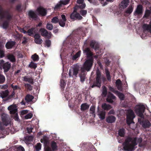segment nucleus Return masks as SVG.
<instances>
[{
  "label": "nucleus",
  "instance_id": "nucleus-1",
  "mask_svg": "<svg viewBox=\"0 0 151 151\" xmlns=\"http://www.w3.org/2000/svg\"><path fill=\"white\" fill-rule=\"evenodd\" d=\"M142 141L141 138L128 137L123 143L124 150L126 151H134L136 148V146Z\"/></svg>",
  "mask_w": 151,
  "mask_h": 151
},
{
  "label": "nucleus",
  "instance_id": "nucleus-2",
  "mask_svg": "<svg viewBox=\"0 0 151 151\" xmlns=\"http://www.w3.org/2000/svg\"><path fill=\"white\" fill-rule=\"evenodd\" d=\"M93 61L92 59L86 60L81 68V73L79 74L81 81L83 82L85 81L86 75V71H88L91 69L93 65Z\"/></svg>",
  "mask_w": 151,
  "mask_h": 151
},
{
  "label": "nucleus",
  "instance_id": "nucleus-3",
  "mask_svg": "<svg viewBox=\"0 0 151 151\" xmlns=\"http://www.w3.org/2000/svg\"><path fill=\"white\" fill-rule=\"evenodd\" d=\"M135 117V114L133 111L131 109H129L127 112V122L129 125L132 123H134L133 122V119Z\"/></svg>",
  "mask_w": 151,
  "mask_h": 151
},
{
  "label": "nucleus",
  "instance_id": "nucleus-4",
  "mask_svg": "<svg viewBox=\"0 0 151 151\" xmlns=\"http://www.w3.org/2000/svg\"><path fill=\"white\" fill-rule=\"evenodd\" d=\"M145 108V106L144 105H138L135 107V111L138 116L143 118V113L144 112Z\"/></svg>",
  "mask_w": 151,
  "mask_h": 151
},
{
  "label": "nucleus",
  "instance_id": "nucleus-5",
  "mask_svg": "<svg viewBox=\"0 0 151 151\" xmlns=\"http://www.w3.org/2000/svg\"><path fill=\"white\" fill-rule=\"evenodd\" d=\"M79 70V66L78 65H74L70 67L68 72L69 76L73 78L77 77Z\"/></svg>",
  "mask_w": 151,
  "mask_h": 151
},
{
  "label": "nucleus",
  "instance_id": "nucleus-6",
  "mask_svg": "<svg viewBox=\"0 0 151 151\" xmlns=\"http://www.w3.org/2000/svg\"><path fill=\"white\" fill-rule=\"evenodd\" d=\"M96 81L94 82L93 85L91 86L92 88L94 86H97L100 87L101 86V82L100 81L101 73L99 70H97L96 72Z\"/></svg>",
  "mask_w": 151,
  "mask_h": 151
},
{
  "label": "nucleus",
  "instance_id": "nucleus-7",
  "mask_svg": "<svg viewBox=\"0 0 151 151\" xmlns=\"http://www.w3.org/2000/svg\"><path fill=\"white\" fill-rule=\"evenodd\" d=\"M1 119L4 125L6 126L10 124V119L7 114H3L1 116Z\"/></svg>",
  "mask_w": 151,
  "mask_h": 151
},
{
  "label": "nucleus",
  "instance_id": "nucleus-8",
  "mask_svg": "<svg viewBox=\"0 0 151 151\" xmlns=\"http://www.w3.org/2000/svg\"><path fill=\"white\" fill-rule=\"evenodd\" d=\"M77 9H74L73 12L70 15V18L73 19H81L82 18V17L79 14L77 13L76 11Z\"/></svg>",
  "mask_w": 151,
  "mask_h": 151
},
{
  "label": "nucleus",
  "instance_id": "nucleus-9",
  "mask_svg": "<svg viewBox=\"0 0 151 151\" xmlns=\"http://www.w3.org/2000/svg\"><path fill=\"white\" fill-rule=\"evenodd\" d=\"M69 1V0H60L55 6L54 9L57 10L62 7V5L67 4Z\"/></svg>",
  "mask_w": 151,
  "mask_h": 151
},
{
  "label": "nucleus",
  "instance_id": "nucleus-10",
  "mask_svg": "<svg viewBox=\"0 0 151 151\" xmlns=\"http://www.w3.org/2000/svg\"><path fill=\"white\" fill-rule=\"evenodd\" d=\"M40 31L41 32V35L42 36L46 37L48 38L51 37L52 36L51 33L50 32H48L45 29L41 28Z\"/></svg>",
  "mask_w": 151,
  "mask_h": 151
},
{
  "label": "nucleus",
  "instance_id": "nucleus-11",
  "mask_svg": "<svg viewBox=\"0 0 151 151\" xmlns=\"http://www.w3.org/2000/svg\"><path fill=\"white\" fill-rule=\"evenodd\" d=\"M84 0H77V3L79 4V5H76L74 7V9H77L78 8L81 9H84L86 7V4L83 2Z\"/></svg>",
  "mask_w": 151,
  "mask_h": 151
},
{
  "label": "nucleus",
  "instance_id": "nucleus-12",
  "mask_svg": "<svg viewBox=\"0 0 151 151\" xmlns=\"http://www.w3.org/2000/svg\"><path fill=\"white\" fill-rule=\"evenodd\" d=\"M8 109L9 111L11 114H13L17 111V106L15 104L11 105L8 107Z\"/></svg>",
  "mask_w": 151,
  "mask_h": 151
},
{
  "label": "nucleus",
  "instance_id": "nucleus-13",
  "mask_svg": "<svg viewBox=\"0 0 151 151\" xmlns=\"http://www.w3.org/2000/svg\"><path fill=\"white\" fill-rule=\"evenodd\" d=\"M36 12L39 15L42 16H44L46 14V10L42 7L38 8L36 10Z\"/></svg>",
  "mask_w": 151,
  "mask_h": 151
},
{
  "label": "nucleus",
  "instance_id": "nucleus-14",
  "mask_svg": "<svg viewBox=\"0 0 151 151\" xmlns=\"http://www.w3.org/2000/svg\"><path fill=\"white\" fill-rule=\"evenodd\" d=\"M116 117L113 116L109 115L106 118V122L109 123H112L115 122L116 120Z\"/></svg>",
  "mask_w": 151,
  "mask_h": 151
},
{
  "label": "nucleus",
  "instance_id": "nucleus-15",
  "mask_svg": "<svg viewBox=\"0 0 151 151\" xmlns=\"http://www.w3.org/2000/svg\"><path fill=\"white\" fill-rule=\"evenodd\" d=\"M116 97L112 93L109 92L107 97L106 99L107 101L110 103H112L113 102V100H115Z\"/></svg>",
  "mask_w": 151,
  "mask_h": 151
},
{
  "label": "nucleus",
  "instance_id": "nucleus-16",
  "mask_svg": "<svg viewBox=\"0 0 151 151\" xmlns=\"http://www.w3.org/2000/svg\"><path fill=\"white\" fill-rule=\"evenodd\" d=\"M129 0H124L122 1L119 5L120 8L124 9L126 8L129 4Z\"/></svg>",
  "mask_w": 151,
  "mask_h": 151
},
{
  "label": "nucleus",
  "instance_id": "nucleus-17",
  "mask_svg": "<svg viewBox=\"0 0 151 151\" xmlns=\"http://www.w3.org/2000/svg\"><path fill=\"white\" fill-rule=\"evenodd\" d=\"M28 15L29 17L32 19L36 20L37 18V15L35 12L32 10L29 11L28 12Z\"/></svg>",
  "mask_w": 151,
  "mask_h": 151
},
{
  "label": "nucleus",
  "instance_id": "nucleus-18",
  "mask_svg": "<svg viewBox=\"0 0 151 151\" xmlns=\"http://www.w3.org/2000/svg\"><path fill=\"white\" fill-rule=\"evenodd\" d=\"M11 67V64L9 62L5 63L3 66V68L4 72H7L9 71Z\"/></svg>",
  "mask_w": 151,
  "mask_h": 151
},
{
  "label": "nucleus",
  "instance_id": "nucleus-19",
  "mask_svg": "<svg viewBox=\"0 0 151 151\" xmlns=\"http://www.w3.org/2000/svg\"><path fill=\"white\" fill-rule=\"evenodd\" d=\"M71 40L68 38H66L63 41V45L64 46L70 47V46L71 45Z\"/></svg>",
  "mask_w": 151,
  "mask_h": 151
},
{
  "label": "nucleus",
  "instance_id": "nucleus-20",
  "mask_svg": "<svg viewBox=\"0 0 151 151\" xmlns=\"http://www.w3.org/2000/svg\"><path fill=\"white\" fill-rule=\"evenodd\" d=\"M83 53L87 55L88 57H90L92 55V53L89 48H87L83 50Z\"/></svg>",
  "mask_w": 151,
  "mask_h": 151
},
{
  "label": "nucleus",
  "instance_id": "nucleus-21",
  "mask_svg": "<svg viewBox=\"0 0 151 151\" xmlns=\"http://www.w3.org/2000/svg\"><path fill=\"white\" fill-rule=\"evenodd\" d=\"M4 46L3 43L0 42V58H1L4 57V50L2 49Z\"/></svg>",
  "mask_w": 151,
  "mask_h": 151
},
{
  "label": "nucleus",
  "instance_id": "nucleus-22",
  "mask_svg": "<svg viewBox=\"0 0 151 151\" xmlns=\"http://www.w3.org/2000/svg\"><path fill=\"white\" fill-rule=\"evenodd\" d=\"M34 98V97L28 94L27 95L25 98V100L27 104L31 101Z\"/></svg>",
  "mask_w": 151,
  "mask_h": 151
},
{
  "label": "nucleus",
  "instance_id": "nucleus-23",
  "mask_svg": "<svg viewBox=\"0 0 151 151\" xmlns=\"http://www.w3.org/2000/svg\"><path fill=\"white\" fill-rule=\"evenodd\" d=\"M144 128L149 127L151 126V124L148 121H145L140 123Z\"/></svg>",
  "mask_w": 151,
  "mask_h": 151
},
{
  "label": "nucleus",
  "instance_id": "nucleus-24",
  "mask_svg": "<svg viewBox=\"0 0 151 151\" xmlns=\"http://www.w3.org/2000/svg\"><path fill=\"white\" fill-rule=\"evenodd\" d=\"M98 115L99 118L101 120H103L105 118V112L103 111H98Z\"/></svg>",
  "mask_w": 151,
  "mask_h": 151
},
{
  "label": "nucleus",
  "instance_id": "nucleus-25",
  "mask_svg": "<svg viewBox=\"0 0 151 151\" xmlns=\"http://www.w3.org/2000/svg\"><path fill=\"white\" fill-rule=\"evenodd\" d=\"M15 44V42L14 41L7 42L6 44V47L7 49L11 48Z\"/></svg>",
  "mask_w": 151,
  "mask_h": 151
},
{
  "label": "nucleus",
  "instance_id": "nucleus-26",
  "mask_svg": "<svg viewBox=\"0 0 151 151\" xmlns=\"http://www.w3.org/2000/svg\"><path fill=\"white\" fill-rule=\"evenodd\" d=\"M142 7L141 5L138 6L136 10L135 11L134 14H139L142 13Z\"/></svg>",
  "mask_w": 151,
  "mask_h": 151
},
{
  "label": "nucleus",
  "instance_id": "nucleus-27",
  "mask_svg": "<svg viewBox=\"0 0 151 151\" xmlns=\"http://www.w3.org/2000/svg\"><path fill=\"white\" fill-rule=\"evenodd\" d=\"M116 84L119 90L121 91L123 90V88L122 86L121 82L120 80L118 79L116 81Z\"/></svg>",
  "mask_w": 151,
  "mask_h": 151
},
{
  "label": "nucleus",
  "instance_id": "nucleus-28",
  "mask_svg": "<svg viewBox=\"0 0 151 151\" xmlns=\"http://www.w3.org/2000/svg\"><path fill=\"white\" fill-rule=\"evenodd\" d=\"M9 92L6 90L4 91H1L0 93V96L2 98H4L6 97L8 95Z\"/></svg>",
  "mask_w": 151,
  "mask_h": 151
},
{
  "label": "nucleus",
  "instance_id": "nucleus-29",
  "mask_svg": "<svg viewBox=\"0 0 151 151\" xmlns=\"http://www.w3.org/2000/svg\"><path fill=\"white\" fill-rule=\"evenodd\" d=\"M102 108L105 110H108L111 109V105L106 103L103 104L102 105Z\"/></svg>",
  "mask_w": 151,
  "mask_h": 151
},
{
  "label": "nucleus",
  "instance_id": "nucleus-30",
  "mask_svg": "<svg viewBox=\"0 0 151 151\" xmlns=\"http://www.w3.org/2000/svg\"><path fill=\"white\" fill-rule=\"evenodd\" d=\"M23 81L26 82H28L30 83H33V80L32 78L30 77H28L27 76H24L23 78Z\"/></svg>",
  "mask_w": 151,
  "mask_h": 151
},
{
  "label": "nucleus",
  "instance_id": "nucleus-31",
  "mask_svg": "<svg viewBox=\"0 0 151 151\" xmlns=\"http://www.w3.org/2000/svg\"><path fill=\"white\" fill-rule=\"evenodd\" d=\"M134 7L132 6H130L126 10L125 13L127 14H130L132 12Z\"/></svg>",
  "mask_w": 151,
  "mask_h": 151
},
{
  "label": "nucleus",
  "instance_id": "nucleus-32",
  "mask_svg": "<svg viewBox=\"0 0 151 151\" xmlns=\"http://www.w3.org/2000/svg\"><path fill=\"white\" fill-rule=\"evenodd\" d=\"M81 110L82 111H84L88 109L89 108V106L86 103H84L82 104L81 105Z\"/></svg>",
  "mask_w": 151,
  "mask_h": 151
},
{
  "label": "nucleus",
  "instance_id": "nucleus-33",
  "mask_svg": "<svg viewBox=\"0 0 151 151\" xmlns=\"http://www.w3.org/2000/svg\"><path fill=\"white\" fill-rule=\"evenodd\" d=\"M95 106H91L90 108V112L91 114H92V116L94 117H95Z\"/></svg>",
  "mask_w": 151,
  "mask_h": 151
},
{
  "label": "nucleus",
  "instance_id": "nucleus-34",
  "mask_svg": "<svg viewBox=\"0 0 151 151\" xmlns=\"http://www.w3.org/2000/svg\"><path fill=\"white\" fill-rule=\"evenodd\" d=\"M115 93L119 97V98L121 100L124 99V95L123 94L119 92L118 91H116L115 92Z\"/></svg>",
  "mask_w": 151,
  "mask_h": 151
},
{
  "label": "nucleus",
  "instance_id": "nucleus-35",
  "mask_svg": "<svg viewBox=\"0 0 151 151\" xmlns=\"http://www.w3.org/2000/svg\"><path fill=\"white\" fill-rule=\"evenodd\" d=\"M35 28H32L30 29H29L27 33H28V35L29 36H32L34 33L35 32Z\"/></svg>",
  "mask_w": 151,
  "mask_h": 151
},
{
  "label": "nucleus",
  "instance_id": "nucleus-36",
  "mask_svg": "<svg viewBox=\"0 0 151 151\" xmlns=\"http://www.w3.org/2000/svg\"><path fill=\"white\" fill-rule=\"evenodd\" d=\"M119 135L121 137H123L125 134V130L124 129H121L119 130Z\"/></svg>",
  "mask_w": 151,
  "mask_h": 151
},
{
  "label": "nucleus",
  "instance_id": "nucleus-37",
  "mask_svg": "<svg viewBox=\"0 0 151 151\" xmlns=\"http://www.w3.org/2000/svg\"><path fill=\"white\" fill-rule=\"evenodd\" d=\"M33 139L32 136H28L24 137V141L26 142H31Z\"/></svg>",
  "mask_w": 151,
  "mask_h": 151
},
{
  "label": "nucleus",
  "instance_id": "nucleus-38",
  "mask_svg": "<svg viewBox=\"0 0 151 151\" xmlns=\"http://www.w3.org/2000/svg\"><path fill=\"white\" fill-rule=\"evenodd\" d=\"M7 58L12 62H14L15 61V59L14 56L12 54L8 55Z\"/></svg>",
  "mask_w": 151,
  "mask_h": 151
},
{
  "label": "nucleus",
  "instance_id": "nucleus-39",
  "mask_svg": "<svg viewBox=\"0 0 151 151\" xmlns=\"http://www.w3.org/2000/svg\"><path fill=\"white\" fill-rule=\"evenodd\" d=\"M31 58L34 61H37L39 60V57L38 55L36 54H35L32 55Z\"/></svg>",
  "mask_w": 151,
  "mask_h": 151
},
{
  "label": "nucleus",
  "instance_id": "nucleus-40",
  "mask_svg": "<svg viewBox=\"0 0 151 151\" xmlns=\"http://www.w3.org/2000/svg\"><path fill=\"white\" fill-rule=\"evenodd\" d=\"M40 141L42 143H43L45 145L48 142L47 138L45 136L41 139Z\"/></svg>",
  "mask_w": 151,
  "mask_h": 151
},
{
  "label": "nucleus",
  "instance_id": "nucleus-41",
  "mask_svg": "<svg viewBox=\"0 0 151 151\" xmlns=\"http://www.w3.org/2000/svg\"><path fill=\"white\" fill-rule=\"evenodd\" d=\"M51 146L52 150L54 151L57 149V147L56 144L55 142H52Z\"/></svg>",
  "mask_w": 151,
  "mask_h": 151
},
{
  "label": "nucleus",
  "instance_id": "nucleus-42",
  "mask_svg": "<svg viewBox=\"0 0 151 151\" xmlns=\"http://www.w3.org/2000/svg\"><path fill=\"white\" fill-rule=\"evenodd\" d=\"M81 51H79L77 52L75 55L73 56V60H75L77 58L79 57L81 55Z\"/></svg>",
  "mask_w": 151,
  "mask_h": 151
},
{
  "label": "nucleus",
  "instance_id": "nucleus-43",
  "mask_svg": "<svg viewBox=\"0 0 151 151\" xmlns=\"http://www.w3.org/2000/svg\"><path fill=\"white\" fill-rule=\"evenodd\" d=\"M29 66L30 68L35 69L37 68V65L36 63L31 62L29 64Z\"/></svg>",
  "mask_w": 151,
  "mask_h": 151
},
{
  "label": "nucleus",
  "instance_id": "nucleus-44",
  "mask_svg": "<svg viewBox=\"0 0 151 151\" xmlns=\"http://www.w3.org/2000/svg\"><path fill=\"white\" fill-rule=\"evenodd\" d=\"M5 80V76L3 75L0 74V84L4 83Z\"/></svg>",
  "mask_w": 151,
  "mask_h": 151
},
{
  "label": "nucleus",
  "instance_id": "nucleus-45",
  "mask_svg": "<svg viewBox=\"0 0 151 151\" xmlns=\"http://www.w3.org/2000/svg\"><path fill=\"white\" fill-rule=\"evenodd\" d=\"M35 147L36 151H39L41 149V145L40 143H38Z\"/></svg>",
  "mask_w": 151,
  "mask_h": 151
},
{
  "label": "nucleus",
  "instance_id": "nucleus-46",
  "mask_svg": "<svg viewBox=\"0 0 151 151\" xmlns=\"http://www.w3.org/2000/svg\"><path fill=\"white\" fill-rule=\"evenodd\" d=\"M102 88H103L102 94L104 96H105L107 93L106 88L104 86H102Z\"/></svg>",
  "mask_w": 151,
  "mask_h": 151
},
{
  "label": "nucleus",
  "instance_id": "nucleus-47",
  "mask_svg": "<svg viewBox=\"0 0 151 151\" xmlns=\"http://www.w3.org/2000/svg\"><path fill=\"white\" fill-rule=\"evenodd\" d=\"M51 22L53 23L56 24L59 22V19L57 17H55L52 19Z\"/></svg>",
  "mask_w": 151,
  "mask_h": 151
},
{
  "label": "nucleus",
  "instance_id": "nucleus-48",
  "mask_svg": "<svg viewBox=\"0 0 151 151\" xmlns=\"http://www.w3.org/2000/svg\"><path fill=\"white\" fill-rule=\"evenodd\" d=\"M46 28L49 30H52L53 29V26L51 24L47 23L46 25Z\"/></svg>",
  "mask_w": 151,
  "mask_h": 151
},
{
  "label": "nucleus",
  "instance_id": "nucleus-49",
  "mask_svg": "<svg viewBox=\"0 0 151 151\" xmlns=\"http://www.w3.org/2000/svg\"><path fill=\"white\" fill-rule=\"evenodd\" d=\"M35 42L37 44H40L42 42V39L40 38L34 40Z\"/></svg>",
  "mask_w": 151,
  "mask_h": 151
},
{
  "label": "nucleus",
  "instance_id": "nucleus-50",
  "mask_svg": "<svg viewBox=\"0 0 151 151\" xmlns=\"http://www.w3.org/2000/svg\"><path fill=\"white\" fill-rule=\"evenodd\" d=\"M4 13L2 8L0 6V18H2L4 17Z\"/></svg>",
  "mask_w": 151,
  "mask_h": 151
},
{
  "label": "nucleus",
  "instance_id": "nucleus-51",
  "mask_svg": "<svg viewBox=\"0 0 151 151\" xmlns=\"http://www.w3.org/2000/svg\"><path fill=\"white\" fill-rule=\"evenodd\" d=\"M45 46L49 47L51 45V41L50 40H46L45 41Z\"/></svg>",
  "mask_w": 151,
  "mask_h": 151
},
{
  "label": "nucleus",
  "instance_id": "nucleus-52",
  "mask_svg": "<svg viewBox=\"0 0 151 151\" xmlns=\"http://www.w3.org/2000/svg\"><path fill=\"white\" fill-rule=\"evenodd\" d=\"M8 21H6L4 22L3 23L2 27L4 29H6L8 26Z\"/></svg>",
  "mask_w": 151,
  "mask_h": 151
},
{
  "label": "nucleus",
  "instance_id": "nucleus-53",
  "mask_svg": "<svg viewBox=\"0 0 151 151\" xmlns=\"http://www.w3.org/2000/svg\"><path fill=\"white\" fill-rule=\"evenodd\" d=\"M106 77L107 78V79L109 80H110L111 79V76H110V73L108 70H107L106 69Z\"/></svg>",
  "mask_w": 151,
  "mask_h": 151
},
{
  "label": "nucleus",
  "instance_id": "nucleus-54",
  "mask_svg": "<svg viewBox=\"0 0 151 151\" xmlns=\"http://www.w3.org/2000/svg\"><path fill=\"white\" fill-rule=\"evenodd\" d=\"M13 114L14 115V120L16 121H19V119L18 116L17 112L16 113H15V114Z\"/></svg>",
  "mask_w": 151,
  "mask_h": 151
},
{
  "label": "nucleus",
  "instance_id": "nucleus-55",
  "mask_svg": "<svg viewBox=\"0 0 151 151\" xmlns=\"http://www.w3.org/2000/svg\"><path fill=\"white\" fill-rule=\"evenodd\" d=\"M65 21L64 20H60L59 22V24L62 27H64L65 25Z\"/></svg>",
  "mask_w": 151,
  "mask_h": 151
},
{
  "label": "nucleus",
  "instance_id": "nucleus-56",
  "mask_svg": "<svg viewBox=\"0 0 151 151\" xmlns=\"http://www.w3.org/2000/svg\"><path fill=\"white\" fill-rule=\"evenodd\" d=\"M66 85L65 82L63 80L60 81V86L62 88H63Z\"/></svg>",
  "mask_w": 151,
  "mask_h": 151
},
{
  "label": "nucleus",
  "instance_id": "nucleus-57",
  "mask_svg": "<svg viewBox=\"0 0 151 151\" xmlns=\"http://www.w3.org/2000/svg\"><path fill=\"white\" fill-rule=\"evenodd\" d=\"M32 114L31 113H29L25 115L24 116L25 119H31L32 116Z\"/></svg>",
  "mask_w": 151,
  "mask_h": 151
},
{
  "label": "nucleus",
  "instance_id": "nucleus-58",
  "mask_svg": "<svg viewBox=\"0 0 151 151\" xmlns=\"http://www.w3.org/2000/svg\"><path fill=\"white\" fill-rule=\"evenodd\" d=\"M150 10H146L145 12V14L144 17L146 18L150 16Z\"/></svg>",
  "mask_w": 151,
  "mask_h": 151
},
{
  "label": "nucleus",
  "instance_id": "nucleus-59",
  "mask_svg": "<svg viewBox=\"0 0 151 151\" xmlns=\"http://www.w3.org/2000/svg\"><path fill=\"white\" fill-rule=\"evenodd\" d=\"M25 87L28 89L29 90H31L32 89V87L29 84H25L24 85Z\"/></svg>",
  "mask_w": 151,
  "mask_h": 151
},
{
  "label": "nucleus",
  "instance_id": "nucleus-60",
  "mask_svg": "<svg viewBox=\"0 0 151 151\" xmlns=\"http://www.w3.org/2000/svg\"><path fill=\"white\" fill-rule=\"evenodd\" d=\"M81 14L83 16L86 15L87 13V11L86 10H82L80 11Z\"/></svg>",
  "mask_w": 151,
  "mask_h": 151
},
{
  "label": "nucleus",
  "instance_id": "nucleus-61",
  "mask_svg": "<svg viewBox=\"0 0 151 151\" xmlns=\"http://www.w3.org/2000/svg\"><path fill=\"white\" fill-rule=\"evenodd\" d=\"M33 128L32 127H29L27 128V132L30 133L32 132V130Z\"/></svg>",
  "mask_w": 151,
  "mask_h": 151
},
{
  "label": "nucleus",
  "instance_id": "nucleus-62",
  "mask_svg": "<svg viewBox=\"0 0 151 151\" xmlns=\"http://www.w3.org/2000/svg\"><path fill=\"white\" fill-rule=\"evenodd\" d=\"M4 61L3 60H0V69H1L2 67H3L4 63Z\"/></svg>",
  "mask_w": 151,
  "mask_h": 151
},
{
  "label": "nucleus",
  "instance_id": "nucleus-63",
  "mask_svg": "<svg viewBox=\"0 0 151 151\" xmlns=\"http://www.w3.org/2000/svg\"><path fill=\"white\" fill-rule=\"evenodd\" d=\"M11 86L12 88L14 90H15L17 89H18L19 88V87H18L17 85H15V86H14L12 84L11 85Z\"/></svg>",
  "mask_w": 151,
  "mask_h": 151
},
{
  "label": "nucleus",
  "instance_id": "nucleus-64",
  "mask_svg": "<svg viewBox=\"0 0 151 151\" xmlns=\"http://www.w3.org/2000/svg\"><path fill=\"white\" fill-rule=\"evenodd\" d=\"M95 44V42L93 41H92L90 43V46L93 48H94V45Z\"/></svg>",
  "mask_w": 151,
  "mask_h": 151
}]
</instances>
